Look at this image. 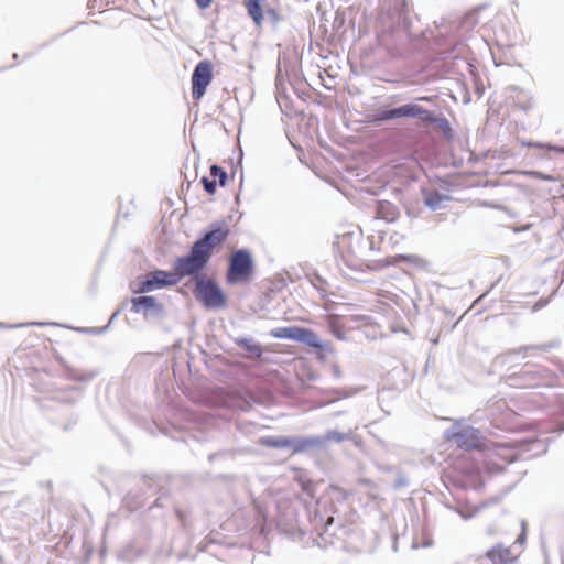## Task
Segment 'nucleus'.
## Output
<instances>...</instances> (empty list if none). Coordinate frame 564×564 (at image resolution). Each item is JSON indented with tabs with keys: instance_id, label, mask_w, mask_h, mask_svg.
Instances as JSON below:
<instances>
[{
	"instance_id": "1",
	"label": "nucleus",
	"mask_w": 564,
	"mask_h": 564,
	"mask_svg": "<svg viewBox=\"0 0 564 564\" xmlns=\"http://www.w3.org/2000/svg\"><path fill=\"white\" fill-rule=\"evenodd\" d=\"M230 235V227L226 221H216L203 237L197 239L187 256L182 257L183 262L193 274L199 273L208 264L213 252L225 243Z\"/></svg>"
},
{
	"instance_id": "2",
	"label": "nucleus",
	"mask_w": 564,
	"mask_h": 564,
	"mask_svg": "<svg viewBox=\"0 0 564 564\" xmlns=\"http://www.w3.org/2000/svg\"><path fill=\"white\" fill-rule=\"evenodd\" d=\"M194 275L183 262L182 257L173 264V271L154 270L144 274L138 282L134 293H148L166 286L176 285L184 276Z\"/></svg>"
},
{
	"instance_id": "3",
	"label": "nucleus",
	"mask_w": 564,
	"mask_h": 564,
	"mask_svg": "<svg viewBox=\"0 0 564 564\" xmlns=\"http://www.w3.org/2000/svg\"><path fill=\"white\" fill-rule=\"evenodd\" d=\"M254 262L252 254L247 249H239L231 253L226 271L228 284L249 283L253 276Z\"/></svg>"
},
{
	"instance_id": "4",
	"label": "nucleus",
	"mask_w": 564,
	"mask_h": 564,
	"mask_svg": "<svg viewBox=\"0 0 564 564\" xmlns=\"http://www.w3.org/2000/svg\"><path fill=\"white\" fill-rule=\"evenodd\" d=\"M336 247L341 259L351 269H360L364 256V236L360 231L345 232L337 237Z\"/></svg>"
},
{
	"instance_id": "5",
	"label": "nucleus",
	"mask_w": 564,
	"mask_h": 564,
	"mask_svg": "<svg viewBox=\"0 0 564 564\" xmlns=\"http://www.w3.org/2000/svg\"><path fill=\"white\" fill-rule=\"evenodd\" d=\"M195 297L207 308H221L227 299L221 288L215 280L206 275L195 279Z\"/></svg>"
},
{
	"instance_id": "6",
	"label": "nucleus",
	"mask_w": 564,
	"mask_h": 564,
	"mask_svg": "<svg viewBox=\"0 0 564 564\" xmlns=\"http://www.w3.org/2000/svg\"><path fill=\"white\" fill-rule=\"evenodd\" d=\"M258 443L262 446L272 448L292 447L293 453H301L306 451L307 448L321 445L322 441L318 437H308L293 442V440L289 437L264 436L259 438Z\"/></svg>"
},
{
	"instance_id": "7",
	"label": "nucleus",
	"mask_w": 564,
	"mask_h": 564,
	"mask_svg": "<svg viewBox=\"0 0 564 564\" xmlns=\"http://www.w3.org/2000/svg\"><path fill=\"white\" fill-rule=\"evenodd\" d=\"M213 79V68L209 61L199 62L192 75V97L195 101L203 98Z\"/></svg>"
},
{
	"instance_id": "8",
	"label": "nucleus",
	"mask_w": 564,
	"mask_h": 564,
	"mask_svg": "<svg viewBox=\"0 0 564 564\" xmlns=\"http://www.w3.org/2000/svg\"><path fill=\"white\" fill-rule=\"evenodd\" d=\"M274 338H288L302 343H306L312 347L321 348L322 344L319 338L310 329L301 327H280L271 332Z\"/></svg>"
},
{
	"instance_id": "9",
	"label": "nucleus",
	"mask_w": 564,
	"mask_h": 564,
	"mask_svg": "<svg viewBox=\"0 0 564 564\" xmlns=\"http://www.w3.org/2000/svg\"><path fill=\"white\" fill-rule=\"evenodd\" d=\"M401 117H413L419 118L424 122H433L435 118L431 111L416 105L406 104L398 108L391 109L384 113L386 119L401 118Z\"/></svg>"
},
{
	"instance_id": "10",
	"label": "nucleus",
	"mask_w": 564,
	"mask_h": 564,
	"mask_svg": "<svg viewBox=\"0 0 564 564\" xmlns=\"http://www.w3.org/2000/svg\"><path fill=\"white\" fill-rule=\"evenodd\" d=\"M451 440L463 449H481L484 447L480 432L473 427H466L453 433Z\"/></svg>"
},
{
	"instance_id": "11",
	"label": "nucleus",
	"mask_w": 564,
	"mask_h": 564,
	"mask_svg": "<svg viewBox=\"0 0 564 564\" xmlns=\"http://www.w3.org/2000/svg\"><path fill=\"white\" fill-rule=\"evenodd\" d=\"M227 178V173L220 166L214 164L210 166V177L204 176L202 177L200 182L204 186V189L209 195H214L216 193L217 183L220 186H225Z\"/></svg>"
},
{
	"instance_id": "12",
	"label": "nucleus",
	"mask_w": 564,
	"mask_h": 564,
	"mask_svg": "<svg viewBox=\"0 0 564 564\" xmlns=\"http://www.w3.org/2000/svg\"><path fill=\"white\" fill-rule=\"evenodd\" d=\"M132 311L134 313H144L149 311L161 310V305L158 303L154 296L142 295L131 299Z\"/></svg>"
},
{
	"instance_id": "13",
	"label": "nucleus",
	"mask_w": 564,
	"mask_h": 564,
	"mask_svg": "<svg viewBox=\"0 0 564 564\" xmlns=\"http://www.w3.org/2000/svg\"><path fill=\"white\" fill-rule=\"evenodd\" d=\"M487 557L492 564H510L512 562L511 552L507 547L497 545L487 552Z\"/></svg>"
},
{
	"instance_id": "14",
	"label": "nucleus",
	"mask_w": 564,
	"mask_h": 564,
	"mask_svg": "<svg viewBox=\"0 0 564 564\" xmlns=\"http://www.w3.org/2000/svg\"><path fill=\"white\" fill-rule=\"evenodd\" d=\"M262 0H243V6L253 22L260 26L263 21Z\"/></svg>"
},
{
	"instance_id": "15",
	"label": "nucleus",
	"mask_w": 564,
	"mask_h": 564,
	"mask_svg": "<svg viewBox=\"0 0 564 564\" xmlns=\"http://www.w3.org/2000/svg\"><path fill=\"white\" fill-rule=\"evenodd\" d=\"M414 261V257L413 256H409V254H398V256H393L391 259H389L387 261L388 264H392V265H395L398 264L399 262H413Z\"/></svg>"
},
{
	"instance_id": "16",
	"label": "nucleus",
	"mask_w": 564,
	"mask_h": 564,
	"mask_svg": "<svg viewBox=\"0 0 564 564\" xmlns=\"http://www.w3.org/2000/svg\"><path fill=\"white\" fill-rule=\"evenodd\" d=\"M213 0H195L196 6L200 10L207 9L212 4Z\"/></svg>"
},
{
	"instance_id": "17",
	"label": "nucleus",
	"mask_w": 564,
	"mask_h": 564,
	"mask_svg": "<svg viewBox=\"0 0 564 564\" xmlns=\"http://www.w3.org/2000/svg\"><path fill=\"white\" fill-rule=\"evenodd\" d=\"M527 175H531L533 177H538V178H543V180H550L551 177H547V176H544L542 175V173L540 172H535V171H532V172H525Z\"/></svg>"
},
{
	"instance_id": "18",
	"label": "nucleus",
	"mask_w": 564,
	"mask_h": 564,
	"mask_svg": "<svg viewBox=\"0 0 564 564\" xmlns=\"http://www.w3.org/2000/svg\"><path fill=\"white\" fill-rule=\"evenodd\" d=\"M438 200H440V198L434 199V198L430 197L426 199V203L429 206L435 207Z\"/></svg>"
},
{
	"instance_id": "19",
	"label": "nucleus",
	"mask_w": 564,
	"mask_h": 564,
	"mask_svg": "<svg viewBox=\"0 0 564 564\" xmlns=\"http://www.w3.org/2000/svg\"><path fill=\"white\" fill-rule=\"evenodd\" d=\"M420 99H421V100H429V98H427V97H422V98H420Z\"/></svg>"
}]
</instances>
